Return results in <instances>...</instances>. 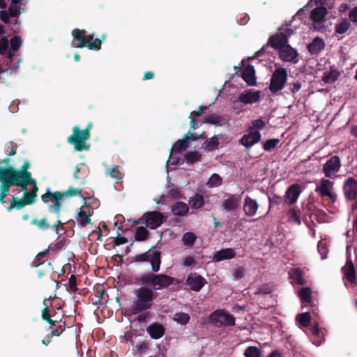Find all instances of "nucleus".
I'll list each match as a JSON object with an SVG mask.
<instances>
[{
  "label": "nucleus",
  "mask_w": 357,
  "mask_h": 357,
  "mask_svg": "<svg viewBox=\"0 0 357 357\" xmlns=\"http://www.w3.org/2000/svg\"><path fill=\"white\" fill-rule=\"evenodd\" d=\"M202 154L198 151H189L185 154V159L188 163L192 164L201 160Z\"/></svg>",
  "instance_id": "nucleus-38"
},
{
  "label": "nucleus",
  "mask_w": 357,
  "mask_h": 357,
  "mask_svg": "<svg viewBox=\"0 0 357 357\" xmlns=\"http://www.w3.org/2000/svg\"><path fill=\"white\" fill-rule=\"evenodd\" d=\"M290 279L293 280L294 282L298 284L303 285L305 283V280L303 278V272L299 268H292L289 272Z\"/></svg>",
  "instance_id": "nucleus-31"
},
{
  "label": "nucleus",
  "mask_w": 357,
  "mask_h": 357,
  "mask_svg": "<svg viewBox=\"0 0 357 357\" xmlns=\"http://www.w3.org/2000/svg\"><path fill=\"white\" fill-rule=\"evenodd\" d=\"M289 218L291 220L294 221L298 225H301V218L298 216V215L297 214V212L294 208H291L289 210Z\"/></svg>",
  "instance_id": "nucleus-59"
},
{
  "label": "nucleus",
  "mask_w": 357,
  "mask_h": 357,
  "mask_svg": "<svg viewBox=\"0 0 357 357\" xmlns=\"http://www.w3.org/2000/svg\"><path fill=\"white\" fill-rule=\"evenodd\" d=\"M49 250H50V248H48L47 250H46L45 251L39 252L36 255L35 259L32 262V264L33 266L38 267L40 265L44 264V261L43 260V259L47 255V254L49 252Z\"/></svg>",
  "instance_id": "nucleus-49"
},
{
  "label": "nucleus",
  "mask_w": 357,
  "mask_h": 357,
  "mask_svg": "<svg viewBox=\"0 0 357 357\" xmlns=\"http://www.w3.org/2000/svg\"><path fill=\"white\" fill-rule=\"evenodd\" d=\"M222 183V177L218 174H213L206 183L208 188H215L220 186Z\"/></svg>",
  "instance_id": "nucleus-39"
},
{
  "label": "nucleus",
  "mask_w": 357,
  "mask_h": 357,
  "mask_svg": "<svg viewBox=\"0 0 357 357\" xmlns=\"http://www.w3.org/2000/svg\"><path fill=\"white\" fill-rule=\"evenodd\" d=\"M242 78L250 86L256 85L255 70L254 66L249 64L243 70Z\"/></svg>",
  "instance_id": "nucleus-23"
},
{
  "label": "nucleus",
  "mask_w": 357,
  "mask_h": 357,
  "mask_svg": "<svg viewBox=\"0 0 357 357\" xmlns=\"http://www.w3.org/2000/svg\"><path fill=\"white\" fill-rule=\"evenodd\" d=\"M149 235V231L144 227L141 226L137 228L135 238L137 241H144L148 238Z\"/></svg>",
  "instance_id": "nucleus-35"
},
{
  "label": "nucleus",
  "mask_w": 357,
  "mask_h": 357,
  "mask_svg": "<svg viewBox=\"0 0 357 357\" xmlns=\"http://www.w3.org/2000/svg\"><path fill=\"white\" fill-rule=\"evenodd\" d=\"M77 222L81 227H85L91 223L90 216L84 210H80L77 216Z\"/></svg>",
  "instance_id": "nucleus-37"
},
{
  "label": "nucleus",
  "mask_w": 357,
  "mask_h": 357,
  "mask_svg": "<svg viewBox=\"0 0 357 357\" xmlns=\"http://www.w3.org/2000/svg\"><path fill=\"white\" fill-rule=\"evenodd\" d=\"M252 126L248 127V130L255 131L260 130L264 128L266 126V122L262 119H257L252 121Z\"/></svg>",
  "instance_id": "nucleus-47"
},
{
  "label": "nucleus",
  "mask_w": 357,
  "mask_h": 357,
  "mask_svg": "<svg viewBox=\"0 0 357 357\" xmlns=\"http://www.w3.org/2000/svg\"><path fill=\"white\" fill-rule=\"evenodd\" d=\"M137 280L142 285L150 286L154 291L168 288L174 284L175 278L164 273L155 274L152 271L142 274Z\"/></svg>",
  "instance_id": "nucleus-3"
},
{
  "label": "nucleus",
  "mask_w": 357,
  "mask_h": 357,
  "mask_svg": "<svg viewBox=\"0 0 357 357\" xmlns=\"http://www.w3.org/2000/svg\"><path fill=\"white\" fill-rule=\"evenodd\" d=\"M31 225H36L40 229L43 230V231H45V230H47L48 229L50 228H52V229H54L56 233H58V230H59V228L57 229V230H56L55 229H54L52 227L53 225H51L50 223L47 222V218L44 217L41 220H38V219H33L31 220Z\"/></svg>",
  "instance_id": "nucleus-33"
},
{
  "label": "nucleus",
  "mask_w": 357,
  "mask_h": 357,
  "mask_svg": "<svg viewBox=\"0 0 357 357\" xmlns=\"http://www.w3.org/2000/svg\"><path fill=\"white\" fill-rule=\"evenodd\" d=\"M333 182L327 179H322L320 185L317 187L316 192L321 197H327L334 203L337 200V195L331 191L333 189Z\"/></svg>",
  "instance_id": "nucleus-15"
},
{
  "label": "nucleus",
  "mask_w": 357,
  "mask_h": 357,
  "mask_svg": "<svg viewBox=\"0 0 357 357\" xmlns=\"http://www.w3.org/2000/svg\"><path fill=\"white\" fill-rule=\"evenodd\" d=\"M73 39L76 41L73 47L83 48L86 47L89 50H100L102 45V40L94 38L93 34L86 35L84 29H75L72 31Z\"/></svg>",
  "instance_id": "nucleus-6"
},
{
  "label": "nucleus",
  "mask_w": 357,
  "mask_h": 357,
  "mask_svg": "<svg viewBox=\"0 0 357 357\" xmlns=\"http://www.w3.org/2000/svg\"><path fill=\"white\" fill-rule=\"evenodd\" d=\"M0 203H8L6 197L8 195L11 186L20 187L24 192L23 197H27V186L33 183L32 177H20L10 176H0Z\"/></svg>",
  "instance_id": "nucleus-2"
},
{
  "label": "nucleus",
  "mask_w": 357,
  "mask_h": 357,
  "mask_svg": "<svg viewBox=\"0 0 357 357\" xmlns=\"http://www.w3.org/2000/svg\"><path fill=\"white\" fill-rule=\"evenodd\" d=\"M206 283V280L197 273H191L186 279V284L194 291H199Z\"/></svg>",
  "instance_id": "nucleus-16"
},
{
  "label": "nucleus",
  "mask_w": 357,
  "mask_h": 357,
  "mask_svg": "<svg viewBox=\"0 0 357 357\" xmlns=\"http://www.w3.org/2000/svg\"><path fill=\"white\" fill-rule=\"evenodd\" d=\"M296 319L301 326L307 327L310 324L311 316L310 312H304L298 314Z\"/></svg>",
  "instance_id": "nucleus-43"
},
{
  "label": "nucleus",
  "mask_w": 357,
  "mask_h": 357,
  "mask_svg": "<svg viewBox=\"0 0 357 357\" xmlns=\"http://www.w3.org/2000/svg\"><path fill=\"white\" fill-rule=\"evenodd\" d=\"M17 144L13 141L9 142L6 145V152L10 157L16 154Z\"/></svg>",
  "instance_id": "nucleus-51"
},
{
  "label": "nucleus",
  "mask_w": 357,
  "mask_h": 357,
  "mask_svg": "<svg viewBox=\"0 0 357 357\" xmlns=\"http://www.w3.org/2000/svg\"><path fill=\"white\" fill-rule=\"evenodd\" d=\"M132 259L137 263L150 262L151 270L154 273H158L160 269L161 252L155 250V247H151L144 253L136 255Z\"/></svg>",
  "instance_id": "nucleus-8"
},
{
  "label": "nucleus",
  "mask_w": 357,
  "mask_h": 357,
  "mask_svg": "<svg viewBox=\"0 0 357 357\" xmlns=\"http://www.w3.org/2000/svg\"><path fill=\"white\" fill-rule=\"evenodd\" d=\"M337 76L338 75L337 72H335V70L331 71L328 73L324 74L323 80L327 83L333 82L337 79Z\"/></svg>",
  "instance_id": "nucleus-55"
},
{
  "label": "nucleus",
  "mask_w": 357,
  "mask_h": 357,
  "mask_svg": "<svg viewBox=\"0 0 357 357\" xmlns=\"http://www.w3.org/2000/svg\"><path fill=\"white\" fill-rule=\"evenodd\" d=\"M280 58L286 62L294 61L297 57V51L291 47L289 45H287L279 51Z\"/></svg>",
  "instance_id": "nucleus-20"
},
{
  "label": "nucleus",
  "mask_w": 357,
  "mask_h": 357,
  "mask_svg": "<svg viewBox=\"0 0 357 357\" xmlns=\"http://www.w3.org/2000/svg\"><path fill=\"white\" fill-rule=\"evenodd\" d=\"M258 208L259 204L255 199L251 198L249 196H247L245 198L243 211L247 216L252 217L255 215Z\"/></svg>",
  "instance_id": "nucleus-19"
},
{
  "label": "nucleus",
  "mask_w": 357,
  "mask_h": 357,
  "mask_svg": "<svg viewBox=\"0 0 357 357\" xmlns=\"http://www.w3.org/2000/svg\"><path fill=\"white\" fill-rule=\"evenodd\" d=\"M299 295L301 302L310 303L312 301V292L310 288L303 287L299 291Z\"/></svg>",
  "instance_id": "nucleus-40"
},
{
  "label": "nucleus",
  "mask_w": 357,
  "mask_h": 357,
  "mask_svg": "<svg viewBox=\"0 0 357 357\" xmlns=\"http://www.w3.org/2000/svg\"><path fill=\"white\" fill-rule=\"evenodd\" d=\"M190 319L189 314L185 312H176L174 317V320L181 325L187 324Z\"/></svg>",
  "instance_id": "nucleus-44"
},
{
  "label": "nucleus",
  "mask_w": 357,
  "mask_h": 357,
  "mask_svg": "<svg viewBox=\"0 0 357 357\" xmlns=\"http://www.w3.org/2000/svg\"><path fill=\"white\" fill-rule=\"evenodd\" d=\"M33 185L32 189L27 194L26 198L28 201H29L31 204H33L36 202L37 197V192L38 191V188L37 186L36 181L33 178V183H31Z\"/></svg>",
  "instance_id": "nucleus-45"
},
{
  "label": "nucleus",
  "mask_w": 357,
  "mask_h": 357,
  "mask_svg": "<svg viewBox=\"0 0 357 357\" xmlns=\"http://www.w3.org/2000/svg\"><path fill=\"white\" fill-rule=\"evenodd\" d=\"M75 196L82 197V189L70 187L68 190L63 192L56 191L54 192H52L50 189H47L46 192L42 195L41 199L44 203H48L52 201L54 202V204L48 206V210L50 211H54L56 215V220L53 223L52 226L56 230L63 226V223L59 220L62 206L61 199Z\"/></svg>",
  "instance_id": "nucleus-1"
},
{
  "label": "nucleus",
  "mask_w": 357,
  "mask_h": 357,
  "mask_svg": "<svg viewBox=\"0 0 357 357\" xmlns=\"http://www.w3.org/2000/svg\"><path fill=\"white\" fill-rule=\"evenodd\" d=\"M232 275L235 280L241 279L245 275V268L242 266L238 267L233 271Z\"/></svg>",
  "instance_id": "nucleus-57"
},
{
  "label": "nucleus",
  "mask_w": 357,
  "mask_h": 357,
  "mask_svg": "<svg viewBox=\"0 0 357 357\" xmlns=\"http://www.w3.org/2000/svg\"><path fill=\"white\" fill-rule=\"evenodd\" d=\"M167 196L174 199H179L181 197V194L177 188H172L169 190Z\"/></svg>",
  "instance_id": "nucleus-61"
},
{
  "label": "nucleus",
  "mask_w": 357,
  "mask_h": 357,
  "mask_svg": "<svg viewBox=\"0 0 357 357\" xmlns=\"http://www.w3.org/2000/svg\"><path fill=\"white\" fill-rule=\"evenodd\" d=\"M91 137L90 132L87 130H81L79 126H75L73 128V134L67 139V142L74 146L77 151H88L90 145L86 144V141Z\"/></svg>",
  "instance_id": "nucleus-7"
},
{
  "label": "nucleus",
  "mask_w": 357,
  "mask_h": 357,
  "mask_svg": "<svg viewBox=\"0 0 357 357\" xmlns=\"http://www.w3.org/2000/svg\"><path fill=\"white\" fill-rule=\"evenodd\" d=\"M341 161L339 156L333 155L323 166V172L326 177L333 178L339 172Z\"/></svg>",
  "instance_id": "nucleus-13"
},
{
  "label": "nucleus",
  "mask_w": 357,
  "mask_h": 357,
  "mask_svg": "<svg viewBox=\"0 0 357 357\" xmlns=\"http://www.w3.org/2000/svg\"><path fill=\"white\" fill-rule=\"evenodd\" d=\"M279 142H280V140L278 139H268L263 144V149L266 151H271L273 149H274L278 146Z\"/></svg>",
  "instance_id": "nucleus-48"
},
{
  "label": "nucleus",
  "mask_w": 357,
  "mask_h": 357,
  "mask_svg": "<svg viewBox=\"0 0 357 357\" xmlns=\"http://www.w3.org/2000/svg\"><path fill=\"white\" fill-rule=\"evenodd\" d=\"M287 71L284 68L280 67L273 73L269 84V90L273 94L282 90L287 82Z\"/></svg>",
  "instance_id": "nucleus-10"
},
{
  "label": "nucleus",
  "mask_w": 357,
  "mask_h": 357,
  "mask_svg": "<svg viewBox=\"0 0 357 357\" xmlns=\"http://www.w3.org/2000/svg\"><path fill=\"white\" fill-rule=\"evenodd\" d=\"M146 331L152 339L157 340L164 335L165 328L159 323H153L146 328Z\"/></svg>",
  "instance_id": "nucleus-22"
},
{
  "label": "nucleus",
  "mask_w": 357,
  "mask_h": 357,
  "mask_svg": "<svg viewBox=\"0 0 357 357\" xmlns=\"http://www.w3.org/2000/svg\"><path fill=\"white\" fill-rule=\"evenodd\" d=\"M22 45V39L20 36H14L10 40V46L12 50L17 51Z\"/></svg>",
  "instance_id": "nucleus-54"
},
{
  "label": "nucleus",
  "mask_w": 357,
  "mask_h": 357,
  "mask_svg": "<svg viewBox=\"0 0 357 357\" xmlns=\"http://www.w3.org/2000/svg\"><path fill=\"white\" fill-rule=\"evenodd\" d=\"M209 321L215 326H233L235 325V318L224 310H216L209 316Z\"/></svg>",
  "instance_id": "nucleus-11"
},
{
  "label": "nucleus",
  "mask_w": 357,
  "mask_h": 357,
  "mask_svg": "<svg viewBox=\"0 0 357 357\" xmlns=\"http://www.w3.org/2000/svg\"><path fill=\"white\" fill-rule=\"evenodd\" d=\"M189 139L190 137H188V134L184 135L183 139H178L172 145V147L170 149V154H172L174 151L179 153L186 149L190 143Z\"/></svg>",
  "instance_id": "nucleus-30"
},
{
  "label": "nucleus",
  "mask_w": 357,
  "mask_h": 357,
  "mask_svg": "<svg viewBox=\"0 0 357 357\" xmlns=\"http://www.w3.org/2000/svg\"><path fill=\"white\" fill-rule=\"evenodd\" d=\"M342 271L344 275L351 282H354L356 281V277L355 266L350 257H347L346 266L342 268Z\"/></svg>",
  "instance_id": "nucleus-27"
},
{
  "label": "nucleus",
  "mask_w": 357,
  "mask_h": 357,
  "mask_svg": "<svg viewBox=\"0 0 357 357\" xmlns=\"http://www.w3.org/2000/svg\"><path fill=\"white\" fill-rule=\"evenodd\" d=\"M32 204L26 197H23L22 199H19L15 196H13L12 201L10 202V205L7 207V211L8 212L12 211L14 208L21 209L24 208L26 205Z\"/></svg>",
  "instance_id": "nucleus-28"
},
{
  "label": "nucleus",
  "mask_w": 357,
  "mask_h": 357,
  "mask_svg": "<svg viewBox=\"0 0 357 357\" xmlns=\"http://www.w3.org/2000/svg\"><path fill=\"white\" fill-rule=\"evenodd\" d=\"M30 167L29 160H26L20 169H15L13 166L0 167V176H20V177H32L31 173L28 171Z\"/></svg>",
  "instance_id": "nucleus-12"
},
{
  "label": "nucleus",
  "mask_w": 357,
  "mask_h": 357,
  "mask_svg": "<svg viewBox=\"0 0 357 357\" xmlns=\"http://www.w3.org/2000/svg\"><path fill=\"white\" fill-rule=\"evenodd\" d=\"M197 239L196 235L192 232H186L183 234L182 242L184 245L192 246Z\"/></svg>",
  "instance_id": "nucleus-42"
},
{
  "label": "nucleus",
  "mask_w": 357,
  "mask_h": 357,
  "mask_svg": "<svg viewBox=\"0 0 357 357\" xmlns=\"http://www.w3.org/2000/svg\"><path fill=\"white\" fill-rule=\"evenodd\" d=\"M301 192L300 186L298 184L291 185L285 193L286 202L289 205L294 204L301 194Z\"/></svg>",
  "instance_id": "nucleus-21"
},
{
  "label": "nucleus",
  "mask_w": 357,
  "mask_h": 357,
  "mask_svg": "<svg viewBox=\"0 0 357 357\" xmlns=\"http://www.w3.org/2000/svg\"><path fill=\"white\" fill-rule=\"evenodd\" d=\"M236 252L233 248H225L217 251L213 257V260L214 261H220L226 259H231L236 257Z\"/></svg>",
  "instance_id": "nucleus-25"
},
{
  "label": "nucleus",
  "mask_w": 357,
  "mask_h": 357,
  "mask_svg": "<svg viewBox=\"0 0 357 357\" xmlns=\"http://www.w3.org/2000/svg\"><path fill=\"white\" fill-rule=\"evenodd\" d=\"M350 26L351 24L349 20L347 19H344L335 25V31L336 33L343 34L348 31Z\"/></svg>",
  "instance_id": "nucleus-36"
},
{
  "label": "nucleus",
  "mask_w": 357,
  "mask_h": 357,
  "mask_svg": "<svg viewBox=\"0 0 357 357\" xmlns=\"http://www.w3.org/2000/svg\"><path fill=\"white\" fill-rule=\"evenodd\" d=\"M8 49V40L6 37L0 39V54H4Z\"/></svg>",
  "instance_id": "nucleus-58"
},
{
  "label": "nucleus",
  "mask_w": 357,
  "mask_h": 357,
  "mask_svg": "<svg viewBox=\"0 0 357 357\" xmlns=\"http://www.w3.org/2000/svg\"><path fill=\"white\" fill-rule=\"evenodd\" d=\"M294 33V30L287 26H282L278 32L270 36L267 43L262 48L257 51L255 54L256 57L261 56L266 48L271 46L275 50H281L286 46L288 43V38Z\"/></svg>",
  "instance_id": "nucleus-5"
},
{
  "label": "nucleus",
  "mask_w": 357,
  "mask_h": 357,
  "mask_svg": "<svg viewBox=\"0 0 357 357\" xmlns=\"http://www.w3.org/2000/svg\"><path fill=\"white\" fill-rule=\"evenodd\" d=\"M77 278L73 274L69 279V287L72 291L75 292L77 291Z\"/></svg>",
  "instance_id": "nucleus-60"
},
{
  "label": "nucleus",
  "mask_w": 357,
  "mask_h": 357,
  "mask_svg": "<svg viewBox=\"0 0 357 357\" xmlns=\"http://www.w3.org/2000/svg\"><path fill=\"white\" fill-rule=\"evenodd\" d=\"M188 211V205L182 202H176L171 207V212L176 216H184Z\"/></svg>",
  "instance_id": "nucleus-29"
},
{
  "label": "nucleus",
  "mask_w": 357,
  "mask_h": 357,
  "mask_svg": "<svg viewBox=\"0 0 357 357\" xmlns=\"http://www.w3.org/2000/svg\"><path fill=\"white\" fill-rule=\"evenodd\" d=\"M241 202V196L230 195L222 202V208L226 211H234L239 207Z\"/></svg>",
  "instance_id": "nucleus-18"
},
{
  "label": "nucleus",
  "mask_w": 357,
  "mask_h": 357,
  "mask_svg": "<svg viewBox=\"0 0 357 357\" xmlns=\"http://www.w3.org/2000/svg\"><path fill=\"white\" fill-rule=\"evenodd\" d=\"M135 294L136 300L132 302L131 305L135 313H139L150 309L157 296V294L151 287L144 285L137 289Z\"/></svg>",
  "instance_id": "nucleus-4"
},
{
  "label": "nucleus",
  "mask_w": 357,
  "mask_h": 357,
  "mask_svg": "<svg viewBox=\"0 0 357 357\" xmlns=\"http://www.w3.org/2000/svg\"><path fill=\"white\" fill-rule=\"evenodd\" d=\"M220 117L217 115H208L206 116L205 121L208 123L215 124L220 122Z\"/></svg>",
  "instance_id": "nucleus-62"
},
{
  "label": "nucleus",
  "mask_w": 357,
  "mask_h": 357,
  "mask_svg": "<svg viewBox=\"0 0 357 357\" xmlns=\"http://www.w3.org/2000/svg\"><path fill=\"white\" fill-rule=\"evenodd\" d=\"M349 19L354 23H357V6L353 8L349 13Z\"/></svg>",
  "instance_id": "nucleus-63"
},
{
  "label": "nucleus",
  "mask_w": 357,
  "mask_h": 357,
  "mask_svg": "<svg viewBox=\"0 0 357 357\" xmlns=\"http://www.w3.org/2000/svg\"><path fill=\"white\" fill-rule=\"evenodd\" d=\"M325 48V43L323 39L316 37L307 45V50L312 55L319 54Z\"/></svg>",
  "instance_id": "nucleus-24"
},
{
  "label": "nucleus",
  "mask_w": 357,
  "mask_h": 357,
  "mask_svg": "<svg viewBox=\"0 0 357 357\" xmlns=\"http://www.w3.org/2000/svg\"><path fill=\"white\" fill-rule=\"evenodd\" d=\"M271 291V287L268 284H265L260 286L255 294L256 295L268 294H270Z\"/></svg>",
  "instance_id": "nucleus-56"
},
{
  "label": "nucleus",
  "mask_w": 357,
  "mask_h": 357,
  "mask_svg": "<svg viewBox=\"0 0 357 357\" xmlns=\"http://www.w3.org/2000/svg\"><path fill=\"white\" fill-rule=\"evenodd\" d=\"M327 10L324 7H317L314 8L310 13V19L314 23H322L326 21V15Z\"/></svg>",
  "instance_id": "nucleus-26"
},
{
  "label": "nucleus",
  "mask_w": 357,
  "mask_h": 357,
  "mask_svg": "<svg viewBox=\"0 0 357 357\" xmlns=\"http://www.w3.org/2000/svg\"><path fill=\"white\" fill-rule=\"evenodd\" d=\"M66 329V324L64 321L60 320L59 321V325L56 328L52 330L51 335L52 336H59Z\"/></svg>",
  "instance_id": "nucleus-53"
},
{
  "label": "nucleus",
  "mask_w": 357,
  "mask_h": 357,
  "mask_svg": "<svg viewBox=\"0 0 357 357\" xmlns=\"http://www.w3.org/2000/svg\"><path fill=\"white\" fill-rule=\"evenodd\" d=\"M188 203L192 208L198 209L204 206V199L202 195L197 193L195 196L190 198Z\"/></svg>",
  "instance_id": "nucleus-34"
},
{
  "label": "nucleus",
  "mask_w": 357,
  "mask_h": 357,
  "mask_svg": "<svg viewBox=\"0 0 357 357\" xmlns=\"http://www.w3.org/2000/svg\"><path fill=\"white\" fill-rule=\"evenodd\" d=\"M10 15L9 13H7L6 10H1L0 11V18L1 21L5 24H9L10 23Z\"/></svg>",
  "instance_id": "nucleus-64"
},
{
  "label": "nucleus",
  "mask_w": 357,
  "mask_h": 357,
  "mask_svg": "<svg viewBox=\"0 0 357 357\" xmlns=\"http://www.w3.org/2000/svg\"><path fill=\"white\" fill-rule=\"evenodd\" d=\"M288 91H286L287 93H291L293 96L295 95L300 89H301L302 84L299 80H297L294 82H289L287 84Z\"/></svg>",
  "instance_id": "nucleus-46"
},
{
  "label": "nucleus",
  "mask_w": 357,
  "mask_h": 357,
  "mask_svg": "<svg viewBox=\"0 0 357 357\" xmlns=\"http://www.w3.org/2000/svg\"><path fill=\"white\" fill-rule=\"evenodd\" d=\"M245 357H261V351L255 346H249L244 351Z\"/></svg>",
  "instance_id": "nucleus-41"
},
{
  "label": "nucleus",
  "mask_w": 357,
  "mask_h": 357,
  "mask_svg": "<svg viewBox=\"0 0 357 357\" xmlns=\"http://www.w3.org/2000/svg\"><path fill=\"white\" fill-rule=\"evenodd\" d=\"M165 221L164 215L159 211H148L138 220H134L133 225H145L146 227L151 229L158 228Z\"/></svg>",
  "instance_id": "nucleus-9"
},
{
  "label": "nucleus",
  "mask_w": 357,
  "mask_h": 357,
  "mask_svg": "<svg viewBox=\"0 0 357 357\" xmlns=\"http://www.w3.org/2000/svg\"><path fill=\"white\" fill-rule=\"evenodd\" d=\"M107 174L116 180H120L122 178V174L119 171L118 166H114L112 168L107 169Z\"/></svg>",
  "instance_id": "nucleus-50"
},
{
  "label": "nucleus",
  "mask_w": 357,
  "mask_h": 357,
  "mask_svg": "<svg viewBox=\"0 0 357 357\" xmlns=\"http://www.w3.org/2000/svg\"><path fill=\"white\" fill-rule=\"evenodd\" d=\"M261 99V91L254 89H246L239 93L237 102L245 105H252L258 102Z\"/></svg>",
  "instance_id": "nucleus-14"
},
{
  "label": "nucleus",
  "mask_w": 357,
  "mask_h": 357,
  "mask_svg": "<svg viewBox=\"0 0 357 357\" xmlns=\"http://www.w3.org/2000/svg\"><path fill=\"white\" fill-rule=\"evenodd\" d=\"M22 11H24V8H20L17 5L10 4L8 8L9 15L12 17H17Z\"/></svg>",
  "instance_id": "nucleus-52"
},
{
  "label": "nucleus",
  "mask_w": 357,
  "mask_h": 357,
  "mask_svg": "<svg viewBox=\"0 0 357 357\" xmlns=\"http://www.w3.org/2000/svg\"><path fill=\"white\" fill-rule=\"evenodd\" d=\"M220 144L219 140L216 135L206 139L203 144V149L206 151H212L218 148Z\"/></svg>",
  "instance_id": "nucleus-32"
},
{
  "label": "nucleus",
  "mask_w": 357,
  "mask_h": 357,
  "mask_svg": "<svg viewBox=\"0 0 357 357\" xmlns=\"http://www.w3.org/2000/svg\"><path fill=\"white\" fill-rule=\"evenodd\" d=\"M248 131V134L244 135L239 140L240 144L244 146L247 151L249 150L253 145L258 143L261 138V135L259 131Z\"/></svg>",
  "instance_id": "nucleus-17"
}]
</instances>
